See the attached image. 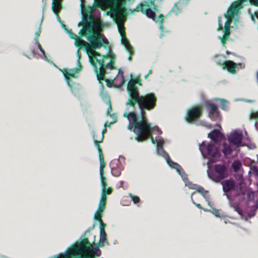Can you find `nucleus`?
<instances>
[{
    "mask_svg": "<svg viewBox=\"0 0 258 258\" xmlns=\"http://www.w3.org/2000/svg\"><path fill=\"white\" fill-rule=\"evenodd\" d=\"M127 92L130 95L125 105L134 107L137 104L140 109V113L138 114L135 110L129 111L128 108L123 113V116L127 119L128 124L127 128L134 132L137 136L135 139L142 142L147 139H150L153 144L157 141L152 136V133L156 130L161 133L157 126H152L149 122L146 111L154 109L156 106L157 98L153 93L140 95L139 89L133 81H130L127 86Z\"/></svg>",
    "mask_w": 258,
    "mask_h": 258,
    "instance_id": "obj_1",
    "label": "nucleus"
},
{
    "mask_svg": "<svg viewBox=\"0 0 258 258\" xmlns=\"http://www.w3.org/2000/svg\"><path fill=\"white\" fill-rule=\"evenodd\" d=\"M89 43L78 37L75 38V44L79 49L84 47L89 57V61L92 66L96 67L97 59L102 58L105 55H102L100 52L96 51L95 49L102 46L106 48L104 44H108L107 39L102 34H92L87 37Z\"/></svg>",
    "mask_w": 258,
    "mask_h": 258,
    "instance_id": "obj_2",
    "label": "nucleus"
},
{
    "mask_svg": "<svg viewBox=\"0 0 258 258\" xmlns=\"http://www.w3.org/2000/svg\"><path fill=\"white\" fill-rule=\"evenodd\" d=\"M94 4L101 9L112 7L107 14L110 15L116 23H120L126 19L127 10L124 4L120 3L119 0H94Z\"/></svg>",
    "mask_w": 258,
    "mask_h": 258,
    "instance_id": "obj_3",
    "label": "nucleus"
},
{
    "mask_svg": "<svg viewBox=\"0 0 258 258\" xmlns=\"http://www.w3.org/2000/svg\"><path fill=\"white\" fill-rule=\"evenodd\" d=\"M115 59V54L110 50L109 53L105 55L102 58L97 59L96 67L93 66L98 81L99 82L105 81L107 86L109 87L112 86V84L109 79L105 78L106 69L115 70L116 69L114 67Z\"/></svg>",
    "mask_w": 258,
    "mask_h": 258,
    "instance_id": "obj_4",
    "label": "nucleus"
},
{
    "mask_svg": "<svg viewBox=\"0 0 258 258\" xmlns=\"http://www.w3.org/2000/svg\"><path fill=\"white\" fill-rule=\"evenodd\" d=\"M135 12H141L156 23L159 22L161 24L160 27L162 26L164 15L160 14L158 18L156 17L155 12H158V7L155 4V0H150L149 2H142L137 6L135 10L132 11V13L133 14Z\"/></svg>",
    "mask_w": 258,
    "mask_h": 258,
    "instance_id": "obj_5",
    "label": "nucleus"
},
{
    "mask_svg": "<svg viewBox=\"0 0 258 258\" xmlns=\"http://www.w3.org/2000/svg\"><path fill=\"white\" fill-rule=\"evenodd\" d=\"M92 245L90 244L87 238L82 239L80 242L72 246L70 249L73 254L76 257H84L87 258H96L94 255H85V254L90 253L92 250Z\"/></svg>",
    "mask_w": 258,
    "mask_h": 258,
    "instance_id": "obj_6",
    "label": "nucleus"
},
{
    "mask_svg": "<svg viewBox=\"0 0 258 258\" xmlns=\"http://www.w3.org/2000/svg\"><path fill=\"white\" fill-rule=\"evenodd\" d=\"M199 148L205 158L215 161L220 157V152L218 148L213 144L204 141L200 145Z\"/></svg>",
    "mask_w": 258,
    "mask_h": 258,
    "instance_id": "obj_7",
    "label": "nucleus"
},
{
    "mask_svg": "<svg viewBox=\"0 0 258 258\" xmlns=\"http://www.w3.org/2000/svg\"><path fill=\"white\" fill-rule=\"evenodd\" d=\"M210 179L216 182H219L228 176L227 168L225 165L216 164L213 169L208 171Z\"/></svg>",
    "mask_w": 258,
    "mask_h": 258,
    "instance_id": "obj_8",
    "label": "nucleus"
},
{
    "mask_svg": "<svg viewBox=\"0 0 258 258\" xmlns=\"http://www.w3.org/2000/svg\"><path fill=\"white\" fill-rule=\"evenodd\" d=\"M247 0H238L233 3L229 8L227 14L226 16L227 20L225 23L224 28H230L231 22L234 16L237 15L239 10L243 8L244 2Z\"/></svg>",
    "mask_w": 258,
    "mask_h": 258,
    "instance_id": "obj_9",
    "label": "nucleus"
},
{
    "mask_svg": "<svg viewBox=\"0 0 258 258\" xmlns=\"http://www.w3.org/2000/svg\"><path fill=\"white\" fill-rule=\"evenodd\" d=\"M203 106L202 105H196L188 109L185 117L186 121L188 123H192L194 121L199 119L203 114Z\"/></svg>",
    "mask_w": 258,
    "mask_h": 258,
    "instance_id": "obj_10",
    "label": "nucleus"
},
{
    "mask_svg": "<svg viewBox=\"0 0 258 258\" xmlns=\"http://www.w3.org/2000/svg\"><path fill=\"white\" fill-rule=\"evenodd\" d=\"M204 106L208 111V117L211 120L216 121L219 118V111L217 105L209 101L205 102Z\"/></svg>",
    "mask_w": 258,
    "mask_h": 258,
    "instance_id": "obj_11",
    "label": "nucleus"
},
{
    "mask_svg": "<svg viewBox=\"0 0 258 258\" xmlns=\"http://www.w3.org/2000/svg\"><path fill=\"white\" fill-rule=\"evenodd\" d=\"M94 28L95 25L93 23L85 21L83 23V29L80 30L79 34L80 37L86 36L87 35H91L92 34H100L99 33H95L94 32Z\"/></svg>",
    "mask_w": 258,
    "mask_h": 258,
    "instance_id": "obj_12",
    "label": "nucleus"
},
{
    "mask_svg": "<svg viewBox=\"0 0 258 258\" xmlns=\"http://www.w3.org/2000/svg\"><path fill=\"white\" fill-rule=\"evenodd\" d=\"M242 138L243 135L241 132L234 131L230 134L228 140L230 143L239 147L242 143Z\"/></svg>",
    "mask_w": 258,
    "mask_h": 258,
    "instance_id": "obj_13",
    "label": "nucleus"
},
{
    "mask_svg": "<svg viewBox=\"0 0 258 258\" xmlns=\"http://www.w3.org/2000/svg\"><path fill=\"white\" fill-rule=\"evenodd\" d=\"M111 173L114 176L118 177L120 175L123 167L118 160H113L110 163Z\"/></svg>",
    "mask_w": 258,
    "mask_h": 258,
    "instance_id": "obj_14",
    "label": "nucleus"
},
{
    "mask_svg": "<svg viewBox=\"0 0 258 258\" xmlns=\"http://www.w3.org/2000/svg\"><path fill=\"white\" fill-rule=\"evenodd\" d=\"M221 184L224 195L227 197H228V193L234 190L235 187V181L232 178L223 181L221 182Z\"/></svg>",
    "mask_w": 258,
    "mask_h": 258,
    "instance_id": "obj_15",
    "label": "nucleus"
},
{
    "mask_svg": "<svg viewBox=\"0 0 258 258\" xmlns=\"http://www.w3.org/2000/svg\"><path fill=\"white\" fill-rule=\"evenodd\" d=\"M189 188L194 190H196L199 193L201 194L205 200L208 201L209 205H210V202L209 201L210 198V195L209 191L204 189V188L200 185H197L196 184H189Z\"/></svg>",
    "mask_w": 258,
    "mask_h": 258,
    "instance_id": "obj_16",
    "label": "nucleus"
},
{
    "mask_svg": "<svg viewBox=\"0 0 258 258\" xmlns=\"http://www.w3.org/2000/svg\"><path fill=\"white\" fill-rule=\"evenodd\" d=\"M236 68L237 64L231 60H226L223 63V69L227 70L232 74H235L236 73Z\"/></svg>",
    "mask_w": 258,
    "mask_h": 258,
    "instance_id": "obj_17",
    "label": "nucleus"
},
{
    "mask_svg": "<svg viewBox=\"0 0 258 258\" xmlns=\"http://www.w3.org/2000/svg\"><path fill=\"white\" fill-rule=\"evenodd\" d=\"M78 68L71 69L68 71L65 70L63 72V75L64 76V74H66L67 76H69V77H73L74 78H77L78 77L76 76V74L81 72L83 69V66L81 64V61H80L79 60H78Z\"/></svg>",
    "mask_w": 258,
    "mask_h": 258,
    "instance_id": "obj_18",
    "label": "nucleus"
},
{
    "mask_svg": "<svg viewBox=\"0 0 258 258\" xmlns=\"http://www.w3.org/2000/svg\"><path fill=\"white\" fill-rule=\"evenodd\" d=\"M223 137V135L218 130H214L208 134V137L215 142L220 141Z\"/></svg>",
    "mask_w": 258,
    "mask_h": 258,
    "instance_id": "obj_19",
    "label": "nucleus"
},
{
    "mask_svg": "<svg viewBox=\"0 0 258 258\" xmlns=\"http://www.w3.org/2000/svg\"><path fill=\"white\" fill-rule=\"evenodd\" d=\"M121 43L122 44V45H123L124 46L126 49L127 50L128 52L130 53V56L128 57V59L131 60V55L134 53V49H133V47L131 46V45H130V42L127 40L126 35L121 36Z\"/></svg>",
    "mask_w": 258,
    "mask_h": 258,
    "instance_id": "obj_20",
    "label": "nucleus"
},
{
    "mask_svg": "<svg viewBox=\"0 0 258 258\" xmlns=\"http://www.w3.org/2000/svg\"><path fill=\"white\" fill-rule=\"evenodd\" d=\"M101 183L102 188V195H104L105 194V196H106L107 195H110L112 192L113 189L111 187H109L108 188H107V179L103 178L102 179H101Z\"/></svg>",
    "mask_w": 258,
    "mask_h": 258,
    "instance_id": "obj_21",
    "label": "nucleus"
},
{
    "mask_svg": "<svg viewBox=\"0 0 258 258\" xmlns=\"http://www.w3.org/2000/svg\"><path fill=\"white\" fill-rule=\"evenodd\" d=\"M61 0H52V9L53 13L56 15L58 20L59 21L60 18L58 16V10L61 8Z\"/></svg>",
    "mask_w": 258,
    "mask_h": 258,
    "instance_id": "obj_22",
    "label": "nucleus"
},
{
    "mask_svg": "<svg viewBox=\"0 0 258 258\" xmlns=\"http://www.w3.org/2000/svg\"><path fill=\"white\" fill-rule=\"evenodd\" d=\"M71 250L69 248L65 253H59L54 255L53 258H87L81 257H76L74 254H73Z\"/></svg>",
    "mask_w": 258,
    "mask_h": 258,
    "instance_id": "obj_23",
    "label": "nucleus"
},
{
    "mask_svg": "<svg viewBox=\"0 0 258 258\" xmlns=\"http://www.w3.org/2000/svg\"><path fill=\"white\" fill-rule=\"evenodd\" d=\"M100 160V176L101 179L106 178L104 176V169L105 167V162L104 161V156L99 157Z\"/></svg>",
    "mask_w": 258,
    "mask_h": 258,
    "instance_id": "obj_24",
    "label": "nucleus"
},
{
    "mask_svg": "<svg viewBox=\"0 0 258 258\" xmlns=\"http://www.w3.org/2000/svg\"><path fill=\"white\" fill-rule=\"evenodd\" d=\"M96 135H94L93 137L94 138V144L96 146V148H97L98 149V153H99V156L100 157V156H104L103 155V151H102V150L101 149V147L100 145V143H102L103 141V139H104V136L103 135H101V140L100 141H98L96 139H95V138H96Z\"/></svg>",
    "mask_w": 258,
    "mask_h": 258,
    "instance_id": "obj_25",
    "label": "nucleus"
},
{
    "mask_svg": "<svg viewBox=\"0 0 258 258\" xmlns=\"http://www.w3.org/2000/svg\"><path fill=\"white\" fill-rule=\"evenodd\" d=\"M105 244L109 245L107 240V234L106 232H100L99 246L103 247Z\"/></svg>",
    "mask_w": 258,
    "mask_h": 258,
    "instance_id": "obj_26",
    "label": "nucleus"
},
{
    "mask_svg": "<svg viewBox=\"0 0 258 258\" xmlns=\"http://www.w3.org/2000/svg\"><path fill=\"white\" fill-rule=\"evenodd\" d=\"M182 11V6L180 2H178L174 4V7L170 11V13H173L177 16Z\"/></svg>",
    "mask_w": 258,
    "mask_h": 258,
    "instance_id": "obj_27",
    "label": "nucleus"
},
{
    "mask_svg": "<svg viewBox=\"0 0 258 258\" xmlns=\"http://www.w3.org/2000/svg\"><path fill=\"white\" fill-rule=\"evenodd\" d=\"M232 152V149L230 146L225 143H224L223 145L222 152L223 153L224 156L226 157L227 155L231 154Z\"/></svg>",
    "mask_w": 258,
    "mask_h": 258,
    "instance_id": "obj_28",
    "label": "nucleus"
},
{
    "mask_svg": "<svg viewBox=\"0 0 258 258\" xmlns=\"http://www.w3.org/2000/svg\"><path fill=\"white\" fill-rule=\"evenodd\" d=\"M167 162L169 165H170L171 167L174 168L176 169L178 172H179L180 169H182V167L180 165H179L177 163H175L173 161H172L169 156L167 155Z\"/></svg>",
    "mask_w": 258,
    "mask_h": 258,
    "instance_id": "obj_29",
    "label": "nucleus"
},
{
    "mask_svg": "<svg viewBox=\"0 0 258 258\" xmlns=\"http://www.w3.org/2000/svg\"><path fill=\"white\" fill-rule=\"evenodd\" d=\"M107 202V196L101 195V199L100 201L99 205L98 208L102 209L103 210H105L106 204Z\"/></svg>",
    "mask_w": 258,
    "mask_h": 258,
    "instance_id": "obj_30",
    "label": "nucleus"
},
{
    "mask_svg": "<svg viewBox=\"0 0 258 258\" xmlns=\"http://www.w3.org/2000/svg\"><path fill=\"white\" fill-rule=\"evenodd\" d=\"M232 168L235 172H238L242 168V164L239 161H235L232 164Z\"/></svg>",
    "mask_w": 258,
    "mask_h": 258,
    "instance_id": "obj_31",
    "label": "nucleus"
},
{
    "mask_svg": "<svg viewBox=\"0 0 258 258\" xmlns=\"http://www.w3.org/2000/svg\"><path fill=\"white\" fill-rule=\"evenodd\" d=\"M104 211V210H103L102 209L98 208L97 211L95 212V215H94V219L97 221H99L102 220V217L103 216V212Z\"/></svg>",
    "mask_w": 258,
    "mask_h": 258,
    "instance_id": "obj_32",
    "label": "nucleus"
},
{
    "mask_svg": "<svg viewBox=\"0 0 258 258\" xmlns=\"http://www.w3.org/2000/svg\"><path fill=\"white\" fill-rule=\"evenodd\" d=\"M101 252L100 250L98 248H93L92 247V250L90 253L88 254H85V255H94L95 257V256H100Z\"/></svg>",
    "mask_w": 258,
    "mask_h": 258,
    "instance_id": "obj_33",
    "label": "nucleus"
},
{
    "mask_svg": "<svg viewBox=\"0 0 258 258\" xmlns=\"http://www.w3.org/2000/svg\"><path fill=\"white\" fill-rule=\"evenodd\" d=\"M163 144L164 141L163 140L157 142V152L159 154H161V153H163V154H166L165 152L164 151L162 147V145Z\"/></svg>",
    "mask_w": 258,
    "mask_h": 258,
    "instance_id": "obj_34",
    "label": "nucleus"
},
{
    "mask_svg": "<svg viewBox=\"0 0 258 258\" xmlns=\"http://www.w3.org/2000/svg\"><path fill=\"white\" fill-rule=\"evenodd\" d=\"M250 118L252 119H258V111L255 112H251L250 114ZM255 126L258 130V121H256Z\"/></svg>",
    "mask_w": 258,
    "mask_h": 258,
    "instance_id": "obj_35",
    "label": "nucleus"
},
{
    "mask_svg": "<svg viewBox=\"0 0 258 258\" xmlns=\"http://www.w3.org/2000/svg\"><path fill=\"white\" fill-rule=\"evenodd\" d=\"M118 31L120 33V36L125 35V27L122 24H120V23H118Z\"/></svg>",
    "mask_w": 258,
    "mask_h": 258,
    "instance_id": "obj_36",
    "label": "nucleus"
},
{
    "mask_svg": "<svg viewBox=\"0 0 258 258\" xmlns=\"http://www.w3.org/2000/svg\"><path fill=\"white\" fill-rule=\"evenodd\" d=\"M128 195L129 196L132 198V200L134 204H137L140 202V200L138 196L133 195L131 193H130Z\"/></svg>",
    "mask_w": 258,
    "mask_h": 258,
    "instance_id": "obj_37",
    "label": "nucleus"
},
{
    "mask_svg": "<svg viewBox=\"0 0 258 258\" xmlns=\"http://www.w3.org/2000/svg\"><path fill=\"white\" fill-rule=\"evenodd\" d=\"M100 223V232H106L105 230V227L106 226V224L103 223L102 220L98 221Z\"/></svg>",
    "mask_w": 258,
    "mask_h": 258,
    "instance_id": "obj_38",
    "label": "nucleus"
},
{
    "mask_svg": "<svg viewBox=\"0 0 258 258\" xmlns=\"http://www.w3.org/2000/svg\"><path fill=\"white\" fill-rule=\"evenodd\" d=\"M64 77L66 78V80L67 81V82L68 84V85L70 87L73 86V81L71 77H69V76H67L66 74H64Z\"/></svg>",
    "mask_w": 258,
    "mask_h": 258,
    "instance_id": "obj_39",
    "label": "nucleus"
},
{
    "mask_svg": "<svg viewBox=\"0 0 258 258\" xmlns=\"http://www.w3.org/2000/svg\"><path fill=\"white\" fill-rule=\"evenodd\" d=\"M230 33V28H224L223 36L229 38Z\"/></svg>",
    "mask_w": 258,
    "mask_h": 258,
    "instance_id": "obj_40",
    "label": "nucleus"
},
{
    "mask_svg": "<svg viewBox=\"0 0 258 258\" xmlns=\"http://www.w3.org/2000/svg\"><path fill=\"white\" fill-rule=\"evenodd\" d=\"M130 81H133L135 85L136 84H138L139 85L142 86V80L139 78L132 79Z\"/></svg>",
    "mask_w": 258,
    "mask_h": 258,
    "instance_id": "obj_41",
    "label": "nucleus"
},
{
    "mask_svg": "<svg viewBox=\"0 0 258 258\" xmlns=\"http://www.w3.org/2000/svg\"><path fill=\"white\" fill-rule=\"evenodd\" d=\"M118 74H121V81L120 83L119 84V85H118V87H121L122 86L123 84L125 83V80L124 78L123 73H121L119 71L118 72Z\"/></svg>",
    "mask_w": 258,
    "mask_h": 258,
    "instance_id": "obj_42",
    "label": "nucleus"
},
{
    "mask_svg": "<svg viewBox=\"0 0 258 258\" xmlns=\"http://www.w3.org/2000/svg\"><path fill=\"white\" fill-rule=\"evenodd\" d=\"M219 39H221V43L222 45L224 46L226 43V40L228 39V38L225 37V36H223L222 38L220 36H219Z\"/></svg>",
    "mask_w": 258,
    "mask_h": 258,
    "instance_id": "obj_43",
    "label": "nucleus"
},
{
    "mask_svg": "<svg viewBox=\"0 0 258 258\" xmlns=\"http://www.w3.org/2000/svg\"><path fill=\"white\" fill-rule=\"evenodd\" d=\"M192 203H193V204H194V205H195L197 208H198L199 209H202V210H204V211H209V210H207V209H205V208H203V207H202V206H201L200 204H197V203H196L195 201H194L193 200H192Z\"/></svg>",
    "mask_w": 258,
    "mask_h": 258,
    "instance_id": "obj_44",
    "label": "nucleus"
},
{
    "mask_svg": "<svg viewBox=\"0 0 258 258\" xmlns=\"http://www.w3.org/2000/svg\"><path fill=\"white\" fill-rule=\"evenodd\" d=\"M41 33V29L40 28L38 29V30L35 33V41H38V38L40 36V34Z\"/></svg>",
    "mask_w": 258,
    "mask_h": 258,
    "instance_id": "obj_45",
    "label": "nucleus"
},
{
    "mask_svg": "<svg viewBox=\"0 0 258 258\" xmlns=\"http://www.w3.org/2000/svg\"><path fill=\"white\" fill-rule=\"evenodd\" d=\"M37 45V46L38 47V48L39 49V50H40V51L44 54L45 55V52L44 51V50L43 49V48L41 47L40 44L39 43V41H36V42Z\"/></svg>",
    "mask_w": 258,
    "mask_h": 258,
    "instance_id": "obj_46",
    "label": "nucleus"
},
{
    "mask_svg": "<svg viewBox=\"0 0 258 258\" xmlns=\"http://www.w3.org/2000/svg\"><path fill=\"white\" fill-rule=\"evenodd\" d=\"M68 34H69V36L70 38L72 39H75V38H77L78 36H76L73 32L71 31H68Z\"/></svg>",
    "mask_w": 258,
    "mask_h": 258,
    "instance_id": "obj_47",
    "label": "nucleus"
},
{
    "mask_svg": "<svg viewBox=\"0 0 258 258\" xmlns=\"http://www.w3.org/2000/svg\"><path fill=\"white\" fill-rule=\"evenodd\" d=\"M252 171L254 176L258 178V169L256 167H254L252 169Z\"/></svg>",
    "mask_w": 258,
    "mask_h": 258,
    "instance_id": "obj_48",
    "label": "nucleus"
},
{
    "mask_svg": "<svg viewBox=\"0 0 258 258\" xmlns=\"http://www.w3.org/2000/svg\"><path fill=\"white\" fill-rule=\"evenodd\" d=\"M112 110V108L111 107V103L110 102L109 107L107 109V114L109 115H111V112Z\"/></svg>",
    "mask_w": 258,
    "mask_h": 258,
    "instance_id": "obj_49",
    "label": "nucleus"
},
{
    "mask_svg": "<svg viewBox=\"0 0 258 258\" xmlns=\"http://www.w3.org/2000/svg\"><path fill=\"white\" fill-rule=\"evenodd\" d=\"M125 183V182L124 181H120L119 182H118V187H123V185Z\"/></svg>",
    "mask_w": 258,
    "mask_h": 258,
    "instance_id": "obj_50",
    "label": "nucleus"
},
{
    "mask_svg": "<svg viewBox=\"0 0 258 258\" xmlns=\"http://www.w3.org/2000/svg\"><path fill=\"white\" fill-rule=\"evenodd\" d=\"M251 2L254 5L258 7V0H251Z\"/></svg>",
    "mask_w": 258,
    "mask_h": 258,
    "instance_id": "obj_51",
    "label": "nucleus"
},
{
    "mask_svg": "<svg viewBox=\"0 0 258 258\" xmlns=\"http://www.w3.org/2000/svg\"><path fill=\"white\" fill-rule=\"evenodd\" d=\"M213 213H214L216 216H218L219 212L216 209L214 210Z\"/></svg>",
    "mask_w": 258,
    "mask_h": 258,
    "instance_id": "obj_52",
    "label": "nucleus"
},
{
    "mask_svg": "<svg viewBox=\"0 0 258 258\" xmlns=\"http://www.w3.org/2000/svg\"><path fill=\"white\" fill-rule=\"evenodd\" d=\"M77 56H78V60H79L80 61L81 55H80V54L79 50L77 51Z\"/></svg>",
    "mask_w": 258,
    "mask_h": 258,
    "instance_id": "obj_53",
    "label": "nucleus"
},
{
    "mask_svg": "<svg viewBox=\"0 0 258 258\" xmlns=\"http://www.w3.org/2000/svg\"><path fill=\"white\" fill-rule=\"evenodd\" d=\"M222 25L220 24L219 25V28L218 29V30H222Z\"/></svg>",
    "mask_w": 258,
    "mask_h": 258,
    "instance_id": "obj_54",
    "label": "nucleus"
},
{
    "mask_svg": "<svg viewBox=\"0 0 258 258\" xmlns=\"http://www.w3.org/2000/svg\"><path fill=\"white\" fill-rule=\"evenodd\" d=\"M106 132V128H104V130L102 131V135H103L104 136V134Z\"/></svg>",
    "mask_w": 258,
    "mask_h": 258,
    "instance_id": "obj_55",
    "label": "nucleus"
},
{
    "mask_svg": "<svg viewBox=\"0 0 258 258\" xmlns=\"http://www.w3.org/2000/svg\"><path fill=\"white\" fill-rule=\"evenodd\" d=\"M152 71L151 70L149 71V73L148 74H149V75H150V74H152Z\"/></svg>",
    "mask_w": 258,
    "mask_h": 258,
    "instance_id": "obj_56",
    "label": "nucleus"
},
{
    "mask_svg": "<svg viewBox=\"0 0 258 258\" xmlns=\"http://www.w3.org/2000/svg\"><path fill=\"white\" fill-rule=\"evenodd\" d=\"M149 76V74L146 75L145 76V79H147V78L148 77V76Z\"/></svg>",
    "mask_w": 258,
    "mask_h": 258,
    "instance_id": "obj_57",
    "label": "nucleus"
},
{
    "mask_svg": "<svg viewBox=\"0 0 258 258\" xmlns=\"http://www.w3.org/2000/svg\"><path fill=\"white\" fill-rule=\"evenodd\" d=\"M251 19H252V20L253 21H255V19H254V17H253V16H252Z\"/></svg>",
    "mask_w": 258,
    "mask_h": 258,
    "instance_id": "obj_58",
    "label": "nucleus"
}]
</instances>
